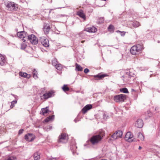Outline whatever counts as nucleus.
I'll return each mask as SVG.
<instances>
[{
  "label": "nucleus",
  "instance_id": "7",
  "mask_svg": "<svg viewBox=\"0 0 160 160\" xmlns=\"http://www.w3.org/2000/svg\"><path fill=\"white\" fill-rule=\"evenodd\" d=\"M17 35L18 38L22 39V41L25 42L27 39V33L25 31L19 32L17 33Z\"/></svg>",
  "mask_w": 160,
  "mask_h": 160
},
{
  "label": "nucleus",
  "instance_id": "24",
  "mask_svg": "<svg viewBox=\"0 0 160 160\" xmlns=\"http://www.w3.org/2000/svg\"><path fill=\"white\" fill-rule=\"evenodd\" d=\"M33 158L34 160H39L40 158V155L37 152H35L33 154Z\"/></svg>",
  "mask_w": 160,
  "mask_h": 160
},
{
  "label": "nucleus",
  "instance_id": "18",
  "mask_svg": "<svg viewBox=\"0 0 160 160\" xmlns=\"http://www.w3.org/2000/svg\"><path fill=\"white\" fill-rule=\"evenodd\" d=\"M19 74L20 76L24 78H29L31 77L30 74H28L26 72H20Z\"/></svg>",
  "mask_w": 160,
  "mask_h": 160
},
{
  "label": "nucleus",
  "instance_id": "28",
  "mask_svg": "<svg viewBox=\"0 0 160 160\" xmlns=\"http://www.w3.org/2000/svg\"><path fill=\"white\" fill-rule=\"evenodd\" d=\"M37 74L38 73L37 71H36V70L35 69H33V77L35 79H36L38 78Z\"/></svg>",
  "mask_w": 160,
  "mask_h": 160
},
{
  "label": "nucleus",
  "instance_id": "35",
  "mask_svg": "<svg viewBox=\"0 0 160 160\" xmlns=\"http://www.w3.org/2000/svg\"><path fill=\"white\" fill-rule=\"evenodd\" d=\"M26 46L27 45L25 43H22L21 44V48L22 49H24L25 48Z\"/></svg>",
  "mask_w": 160,
  "mask_h": 160
},
{
  "label": "nucleus",
  "instance_id": "13",
  "mask_svg": "<svg viewBox=\"0 0 160 160\" xmlns=\"http://www.w3.org/2000/svg\"><path fill=\"white\" fill-rule=\"evenodd\" d=\"M41 43L45 47H48L49 45L48 40L44 38H42L40 39Z\"/></svg>",
  "mask_w": 160,
  "mask_h": 160
},
{
  "label": "nucleus",
  "instance_id": "16",
  "mask_svg": "<svg viewBox=\"0 0 160 160\" xmlns=\"http://www.w3.org/2000/svg\"><path fill=\"white\" fill-rule=\"evenodd\" d=\"M106 74H99L97 75L94 76L93 77L97 80H100L103 78L104 77L107 76Z\"/></svg>",
  "mask_w": 160,
  "mask_h": 160
},
{
  "label": "nucleus",
  "instance_id": "42",
  "mask_svg": "<svg viewBox=\"0 0 160 160\" xmlns=\"http://www.w3.org/2000/svg\"><path fill=\"white\" fill-rule=\"evenodd\" d=\"M85 40H82L81 42L82 43H83L84 42H85Z\"/></svg>",
  "mask_w": 160,
  "mask_h": 160
},
{
  "label": "nucleus",
  "instance_id": "46",
  "mask_svg": "<svg viewBox=\"0 0 160 160\" xmlns=\"http://www.w3.org/2000/svg\"><path fill=\"white\" fill-rule=\"evenodd\" d=\"M122 77H123V78H124V77L123 76Z\"/></svg>",
  "mask_w": 160,
  "mask_h": 160
},
{
  "label": "nucleus",
  "instance_id": "41",
  "mask_svg": "<svg viewBox=\"0 0 160 160\" xmlns=\"http://www.w3.org/2000/svg\"><path fill=\"white\" fill-rule=\"evenodd\" d=\"M142 148L141 147V146H139V147L138 149H139V150H140V149H142Z\"/></svg>",
  "mask_w": 160,
  "mask_h": 160
},
{
  "label": "nucleus",
  "instance_id": "20",
  "mask_svg": "<svg viewBox=\"0 0 160 160\" xmlns=\"http://www.w3.org/2000/svg\"><path fill=\"white\" fill-rule=\"evenodd\" d=\"M50 29V27L48 25L45 26L43 29L44 32L45 34H47L48 33Z\"/></svg>",
  "mask_w": 160,
  "mask_h": 160
},
{
  "label": "nucleus",
  "instance_id": "21",
  "mask_svg": "<svg viewBox=\"0 0 160 160\" xmlns=\"http://www.w3.org/2000/svg\"><path fill=\"white\" fill-rule=\"evenodd\" d=\"M75 70L78 71H82L83 70V68L79 65L78 63L75 64Z\"/></svg>",
  "mask_w": 160,
  "mask_h": 160
},
{
  "label": "nucleus",
  "instance_id": "6",
  "mask_svg": "<svg viewBox=\"0 0 160 160\" xmlns=\"http://www.w3.org/2000/svg\"><path fill=\"white\" fill-rule=\"evenodd\" d=\"M126 99V95L123 94L116 95L114 98V101L117 102H123Z\"/></svg>",
  "mask_w": 160,
  "mask_h": 160
},
{
  "label": "nucleus",
  "instance_id": "22",
  "mask_svg": "<svg viewBox=\"0 0 160 160\" xmlns=\"http://www.w3.org/2000/svg\"><path fill=\"white\" fill-rule=\"evenodd\" d=\"M54 115H52L50 116H49L47 118L44 120V121L45 122H48L49 121L52 120L54 119Z\"/></svg>",
  "mask_w": 160,
  "mask_h": 160
},
{
  "label": "nucleus",
  "instance_id": "25",
  "mask_svg": "<svg viewBox=\"0 0 160 160\" xmlns=\"http://www.w3.org/2000/svg\"><path fill=\"white\" fill-rule=\"evenodd\" d=\"M114 27L113 25L111 24L108 28V31L111 32H113L114 31Z\"/></svg>",
  "mask_w": 160,
  "mask_h": 160
},
{
  "label": "nucleus",
  "instance_id": "12",
  "mask_svg": "<svg viewBox=\"0 0 160 160\" xmlns=\"http://www.w3.org/2000/svg\"><path fill=\"white\" fill-rule=\"evenodd\" d=\"M84 31L89 33L95 32L97 31V29L94 27L86 28Z\"/></svg>",
  "mask_w": 160,
  "mask_h": 160
},
{
  "label": "nucleus",
  "instance_id": "29",
  "mask_svg": "<svg viewBox=\"0 0 160 160\" xmlns=\"http://www.w3.org/2000/svg\"><path fill=\"white\" fill-rule=\"evenodd\" d=\"M55 66L57 69L59 70H61L62 68V65L60 64H58Z\"/></svg>",
  "mask_w": 160,
  "mask_h": 160
},
{
  "label": "nucleus",
  "instance_id": "43",
  "mask_svg": "<svg viewBox=\"0 0 160 160\" xmlns=\"http://www.w3.org/2000/svg\"><path fill=\"white\" fill-rule=\"evenodd\" d=\"M125 72V71L124 70L123 71H122L121 72V73H123V72Z\"/></svg>",
  "mask_w": 160,
  "mask_h": 160
},
{
  "label": "nucleus",
  "instance_id": "36",
  "mask_svg": "<svg viewBox=\"0 0 160 160\" xmlns=\"http://www.w3.org/2000/svg\"><path fill=\"white\" fill-rule=\"evenodd\" d=\"M140 26V23L138 22H134V26L135 27H138Z\"/></svg>",
  "mask_w": 160,
  "mask_h": 160
},
{
  "label": "nucleus",
  "instance_id": "11",
  "mask_svg": "<svg viewBox=\"0 0 160 160\" xmlns=\"http://www.w3.org/2000/svg\"><path fill=\"white\" fill-rule=\"evenodd\" d=\"M134 138L133 135L130 132H127L125 136V140L129 142H131L133 141Z\"/></svg>",
  "mask_w": 160,
  "mask_h": 160
},
{
  "label": "nucleus",
  "instance_id": "44",
  "mask_svg": "<svg viewBox=\"0 0 160 160\" xmlns=\"http://www.w3.org/2000/svg\"><path fill=\"white\" fill-rule=\"evenodd\" d=\"M1 88L0 87V90H1Z\"/></svg>",
  "mask_w": 160,
  "mask_h": 160
},
{
  "label": "nucleus",
  "instance_id": "40",
  "mask_svg": "<svg viewBox=\"0 0 160 160\" xmlns=\"http://www.w3.org/2000/svg\"><path fill=\"white\" fill-rule=\"evenodd\" d=\"M58 159V158H50L49 159V160H57Z\"/></svg>",
  "mask_w": 160,
  "mask_h": 160
},
{
  "label": "nucleus",
  "instance_id": "39",
  "mask_svg": "<svg viewBox=\"0 0 160 160\" xmlns=\"http://www.w3.org/2000/svg\"><path fill=\"white\" fill-rule=\"evenodd\" d=\"M23 131V129H21L19 131L18 134H22V133Z\"/></svg>",
  "mask_w": 160,
  "mask_h": 160
},
{
  "label": "nucleus",
  "instance_id": "4",
  "mask_svg": "<svg viewBox=\"0 0 160 160\" xmlns=\"http://www.w3.org/2000/svg\"><path fill=\"white\" fill-rule=\"evenodd\" d=\"M68 135L62 133L59 136L58 142L60 143H65L68 142Z\"/></svg>",
  "mask_w": 160,
  "mask_h": 160
},
{
  "label": "nucleus",
  "instance_id": "1",
  "mask_svg": "<svg viewBox=\"0 0 160 160\" xmlns=\"http://www.w3.org/2000/svg\"><path fill=\"white\" fill-rule=\"evenodd\" d=\"M105 135V132L101 130L99 132L98 134L92 137L89 139V141L93 145H97L101 142Z\"/></svg>",
  "mask_w": 160,
  "mask_h": 160
},
{
  "label": "nucleus",
  "instance_id": "2",
  "mask_svg": "<svg viewBox=\"0 0 160 160\" xmlns=\"http://www.w3.org/2000/svg\"><path fill=\"white\" fill-rule=\"evenodd\" d=\"M142 45L137 44L132 46L130 50L131 53L133 55H136L140 52L143 49Z\"/></svg>",
  "mask_w": 160,
  "mask_h": 160
},
{
  "label": "nucleus",
  "instance_id": "34",
  "mask_svg": "<svg viewBox=\"0 0 160 160\" xmlns=\"http://www.w3.org/2000/svg\"><path fill=\"white\" fill-rule=\"evenodd\" d=\"M57 61L56 59H53L52 61V64L53 65L55 66L57 64Z\"/></svg>",
  "mask_w": 160,
  "mask_h": 160
},
{
  "label": "nucleus",
  "instance_id": "45",
  "mask_svg": "<svg viewBox=\"0 0 160 160\" xmlns=\"http://www.w3.org/2000/svg\"><path fill=\"white\" fill-rule=\"evenodd\" d=\"M105 160V159H102V160Z\"/></svg>",
  "mask_w": 160,
  "mask_h": 160
},
{
  "label": "nucleus",
  "instance_id": "30",
  "mask_svg": "<svg viewBox=\"0 0 160 160\" xmlns=\"http://www.w3.org/2000/svg\"><path fill=\"white\" fill-rule=\"evenodd\" d=\"M120 92H123L124 93H128V89L126 88H121L120 89Z\"/></svg>",
  "mask_w": 160,
  "mask_h": 160
},
{
  "label": "nucleus",
  "instance_id": "32",
  "mask_svg": "<svg viewBox=\"0 0 160 160\" xmlns=\"http://www.w3.org/2000/svg\"><path fill=\"white\" fill-rule=\"evenodd\" d=\"M134 73H132L131 71H129V72H126V75H128L129 78H131V77H134Z\"/></svg>",
  "mask_w": 160,
  "mask_h": 160
},
{
  "label": "nucleus",
  "instance_id": "14",
  "mask_svg": "<svg viewBox=\"0 0 160 160\" xmlns=\"http://www.w3.org/2000/svg\"><path fill=\"white\" fill-rule=\"evenodd\" d=\"M143 123L142 120L138 119L135 123V126L138 128H141L143 126Z\"/></svg>",
  "mask_w": 160,
  "mask_h": 160
},
{
  "label": "nucleus",
  "instance_id": "26",
  "mask_svg": "<svg viewBox=\"0 0 160 160\" xmlns=\"http://www.w3.org/2000/svg\"><path fill=\"white\" fill-rule=\"evenodd\" d=\"M42 114L43 115H45V114L48 113L49 110L48 109L47 107L43 108L42 109Z\"/></svg>",
  "mask_w": 160,
  "mask_h": 160
},
{
  "label": "nucleus",
  "instance_id": "10",
  "mask_svg": "<svg viewBox=\"0 0 160 160\" xmlns=\"http://www.w3.org/2000/svg\"><path fill=\"white\" fill-rule=\"evenodd\" d=\"M122 132L121 131L118 130L116 131L111 136V137L113 140H115L117 139L122 138Z\"/></svg>",
  "mask_w": 160,
  "mask_h": 160
},
{
  "label": "nucleus",
  "instance_id": "3",
  "mask_svg": "<svg viewBox=\"0 0 160 160\" xmlns=\"http://www.w3.org/2000/svg\"><path fill=\"white\" fill-rule=\"evenodd\" d=\"M5 5L8 9L11 11H12L14 10H16L18 8V4L15 3L13 2H6Z\"/></svg>",
  "mask_w": 160,
  "mask_h": 160
},
{
  "label": "nucleus",
  "instance_id": "17",
  "mask_svg": "<svg viewBox=\"0 0 160 160\" xmlns=\"http://www.w3.org/2000/svg\"><path fill=\"white\" fill-rule=\"evenodd\" d=\"M6 61L5 57L0 54V65H3Z\"/></svg>",
  "mask_w": 160,
  "mask_h": 160
},
{
  "label": "nucleus",
  "instance_id": "31",
  "mask_svg": "<svg viewBox=\"0 0 160 160\" xmlns=\"http://www.w3.org/2000/svg\"><path fill=\"white\" fill-rule=\"evenodd\" d=\"M17 101L16 100H14L12 102H11V105L10 106V108H13L15 106V104L17 103Z\"/></svg>",
  "mask_w": 160,
  "mask_h": 160
},
{
  "label": "nucleus",
  "instance_id": "15",
  "mask_svg": "<svg viewBox=\"0 0 160 160\" xmlns=\"http://www.w3.org/2000/svg\"><path fill=\"white\" fill-rule=\"evenodd\" d=\"M92 108V106L91 104H88L85 106L82 109V112L84 114L88 110L91 109Z\"/></svg>",
  "mask_w": 160,
  "mask_h": 160
},
{
  "label": "nucleus",
  "instance_id": "37",
  "mask_svg": "<svg viewBox=\"0 0 160 160\" xmlns=\"http://www.w3.org/2000/svg\"><path fill=\"white\" fill-rule=\"evenodd\" d=\"M117 32H120L121 33V35L122 36H124L125 34V32H121L119 30H118L116 31Z\"/></svg>",
  "mask_w": 160,
  "mask_h": 160
},
{
  "label": "nucleus",
  "instance_id": "5",
  "mask_svg": "<svg viewBox=\"0 0 160 160\" xmlns=\"http://www.w3.org/2000/svg\"><path fill=\"white\" fill-rule=\"evenodd\" d=\"M54 92L53 91H49L41 95V100H46L53 96Z\"/></svg>",
  "mask_w": 160,
  "mask_h": 160
},
{
  "label": "nucleus",
  "instance_id": "23",
  "mask_svg": "<svg viewBox=\"0 0 160 160\" xmlns=\"http://www.w3.org/2000/svg\"><path fill=\"white\" fill-rule=\"evenodd\" d=\"M138 141H143L144 140V137L143 134L141 132H139L138 134Z\"/></svg>",
  "mask_w": 160,
  "mask_h": 160
},
{
  "label": "nucleus",
  "instance_id": "27",
  "mask_svg": "<svg viewBox=\"0 0 160 160\" xmlns=\"http://www.w3.org/2000/svg\"><path fill=\"white\" fill-rule=\"evenodd\" d=\"M62 89L64 92L68 91L69 90V88L67 85H64L62 87Z\"/></svg>",
  "mask_w": 160,
  "mask_h": 160
},
{
  "label": "nucleus",
  "instance_id": "33",
  "mask_svg": "<svg viewBox=\"0 0 160 160\" xmlns=\"http://www.w3.org/2000/svg\"><path fill=\"white\" fill-rule=\"evenodd\" d=\"M5 160H17V158L15 157H10L6 158Z\"/></svg>",
  "mask_w": 160,
  "mask_h": 160
},
{
  "label": "nucleus",
  "instance_id": "8",
  "mask_svg": "<svg viewBox=\"0 0 160 160\" xmlns=\"http://www.w3.org/2000/svg\"><path fill=\"white\" fill-rule=\"evenodd\" d=\"M28 37V39L32 44H36L38 43V38L35 35L32 34L29 35Z\"/></svg>",
  "mask_w": 160,
  "mask_h": 160
},
{
  "label": "nucleus",
  "instance_id": "38",
  "mask_svg": "<svg viewBox=\"0 0 160 160\" xmlns=\"http://www.w3.org/2000/svg\"><path fill=\"white\" fill-rule=\"evenodd\" d=\"M89 72V70L88 68H85L84 70V72L85 73H87Z\"/></svg>",
  "mask_w": 160,
  "mask_h": 160
},
{
  "label": "nucleus",
  "instance_id": "19",
  "mask_svg": "<svg viewBox=\"0 0 160 160\" xmlns=\"http://www.w3.org/2000/svg\"><path fill=\"white\" fill-rule=\"evenodd\" d=\"M77 15L80 17L82 18L84 20L86 19V16L85 14L83 13V11L80 10L77 12Z\"/></svg>",
  "mask_w": 160,
  "mask_h": 160
},
{
  "label": "nucleus",
  "instance_id": "9",
  "mask_svg": "<svg viewBox=\"0 0 160 160\" xmlns=\"http://www.w3.org/2000/svg\"><path fill=\"white\" fill-rule=\"evenodd\" d=\"M36 138L35 136L32 133H28L24 136L25 140L28 142H32Z\"/></svg>",
  "mask_w": 160,
  "mask_h": 160
}]
</instances>
